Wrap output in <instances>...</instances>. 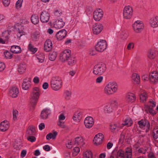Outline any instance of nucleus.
Masks as SVG:
<instances>
[{
    "label": "nucleus",
    "mask_w": 158,
    "mask_h": 158,
    "mask_svg": "<svg viewBox=\"0 0 158 158\" xmlns=\"http://www.w3.org/2000/svg\"><path fill=\"white\" fill-rule=\"evenodd\" d=\"M147 151V149L146 148H141L139 149L138 152L139 153L145 154Z\"/></svg>",
    "instance_id": "5fc2aeb1"
},
{
    "label": "nucleus",
    "mask_w": 158,
    "mask_h": 158,
    "mask_svg": "<svg viewBox=\"0 0 158 158\" xmlns=\"http://www.w3.org/2000/svg\"><path fill=\"white\" fill-rule=\"evenodd\" d=\"M50 113V110L47 109L43 110L41 112L40 117L41 118L45 119L48 118V116Z\"/></svg>",
    "instance_id": "5701e85b"
},
{
    "label": "nucleus",
    "mask_w": 158,
    "mask_h": 158,
    "mask_svg": "<svg viewBox=\"0 0 158 158\" xmlns=\"http://www.w3.org/2000/svg\"><path fill=\"white\" fill-rule=\"evenodd\" d=\"M35 127L33 126H29V129L27 131V134L29 136L35 135Z\"/></svg>",
    "instance_id": "c85d7f7f"
},
{
    "label": "nucleus",
    "mask_w": 158,
    "mask_h": 158,
    "mask_svg": "<svg viewBox=\"0 0 158 158\" xmlns=\"http://www.w3.org/2000/svg\"><path fill=\"white\" fill-rule=\"evenodd\" d=\"M104 138V136L101 133H99L96 135L94 137L93 142L94 144L98 145L101 144Z\"/></svg>",
    "instance_id": "ddd939ff"
},
{
    "label": "nucleus",
    "mask_w": 158,
    "mask_h": 158,
    "mask_svg": "<svg viewBox=\"0 0 158 158\" xmlns=\"http://www.w3.org/2000/svg\"><path fill=\"white\" fill-rule=\"evenodd\" d=\"M5 68V64L2 62H0V72L3 70Z\"/></svg>",
    "instance_id": "052dcab7"
},
{
    "label": "nucleus",
    "mask_w": 158,
    "mask_h": 158,
    "mask_svg": "<svg viewBox=\"0 0 158 158\" xmlns=\"http://www.w3.org/2000/svg\"><path fill=\"white\" fill-rule=\"evenodd\" d=\"M65 94L66 99H69L71 96V93L69 91H66L65 92Z\"/></svg>",
    "instance_id": "8fccbe9b"
},
{
    "label": "nucleus",
    "mask_w": 158,
    "mask_h": 158,
    "mask_svg": "<svg viewBox=\"0 0 158 158\" xmlns=\"http://www.w3.org/2000/svg\"><path fill=\"white\" fill-rule=\"evenodd\" d=\"M103 28L102 25L99 23H95L93 26V31L94 34L98 35L99 34Z\"/></svg>",
    "instance_id": "f8f14e48"
},
{
    "label": "nucleus",
    "mask_w": 158,
    "mask_h": 158,
    "mask_svg": "<svg viewBox=\"0 0 158 158\" xmlns=\"http://www.w3.org/2000/svg\"><path fill=\"white\" fill-rule=\"evenodd\" d=\"M126 132L125 131H123L120 135V138L119 140L120 141H123L125 139V137L126 134Z\"/></svg>",
    "instance_id": "864d4df0"
},
{
    "label": "nucleus",
    "mask_w": 158,
    "mask_h": 158,
    "mask_svg": "<svg viewBox=\"0 0 158 158\" xmlns=\"http://www.w3.org/2000/svg\"><path fill=\"white\" fill-rule=\"evenodd\" d=\"M132 27L134 32L137 33L141 32L144 28L143 23L140 20L135 21L133 24Z\"/></svg>",
    "instance_id": "423d86ee"
},
{
    "label": "nucleus",
    "mask_w": 158,
    "mask_h": 158,
    "mask_svg": "<svg viewBox=\"0 0 158 158\" xmlns=\"http://www.w3.org/2000/svg\"><path fill=\"white\" fill-rule=\"evenodd\" d=\"M134 47V44L133 43H130L127 45V48L129 50L131 49V48H133Z\"/></svg>",
    "instance_id": "69168bd1"
},
{
    "label": "nucleus",
    "mask_w": 158,
    "mask_h": 158,
    "mask_svg": "<svg viewBox=\"0 0 158 158\" xmlns=\"http://www.w3.org/2000/svg\"><path fill=\"white\" fill-rule=\"evenodd\" d=\"M57 56V53L56 52H53L50 53L49 55V59L52 61H53L55 60Z\"/></svg>",
    "instance_id": "58836bf2"
},
{
    "label": "nucleus",
    "mask_w": 158,
    "mask_h": 158,
    "mask_svg": "<svg viewBox=\"0 0 158 158\" xmlns=\"http://www.w3.org/2000/svg\"><path fill=\"white\" fill-rule=\"evenodd\" d=\"M83 140L81 137H77L75 139L74 144L77 145H80L82 144Z\"/></svg>",
    "instance_id": "79ce46f5"
},
{
    "label": "nucleus",
    "mask_w": 158,
    "mask_h": 158,
    "mask_svg": "<svg viewBox=\"0 0 158 158\" xmlns=\"http://www.w3.org/2000/svg\"><path fill=\"white\" fill-rule=\"evenodd\" d=\"M89 54L90 56L95 55L97 54L96 51L93 49H90L89 51Z\"/></svg>",
    "instance_id": "6e6d98bb"
},
{
    "label": "nucleus",
    "mask_w": 158,
    "mask_h": 158,
    "mask_svg": "<svg viewBox=\"0 0 158 158\" xmlns=\"http://www.w3.org/2000/svg\"><path fill=\"white\" fill-rule=\"evenodd\" d=\"M18 33L17 34V36L18 38H20V37L24 35V31L21 30H20L19 29Z\"/></svg>",
    "instance_id": "bf43d9fd"
},
{
    "label": "nucleus",
    "mask_w": 158,
    "mask_h": 158,
    "mask_svg": "<svg viewBox=\"0 0 158 158\" xmlns=\"http://www.w3.org/2000/svg\"><path fill=\"white\" fill-rule=\"evenodd\" d=\"M68 64L71 66H72L75 64L77 62V60L76 58L73 56H71L67 60Z\"/></svg>",
    "instance_id": "f704fd0d"
},
{
    "label": "nucleus",
    "mask_w": 158,
    "mask_h": 158,
    "mask_svg": "<svg viewBox=\"0 0 158 158\" xmlns=\"http://www.w3.org/2000/svg\"><path fill=\"white\" fill-rule=\"evenodd\" d=\"M57 125L60 127L63 128H65L66 127V125L64 124V123L60 121H59L58 122Z\"/></svg>",
    "instance_id": "3c124183"
},
{
    "label": "nucleus",
    "mask_w": 158,
    "mask_h": 158,
    "mask_svg": "<svg viewBox=\"0 0 158 158\" xmlns=\"http://www.w3.org/2000/svg\"><path fill=\"white\" fill-rule=\"evenodd\" d=\"M45 125L44 123H41L39 125V127L40 130H42L45 128Z\"/></svg>",
    "instance_id": "338daca9"
},
{
    "label": "nucleus",
    "mask_w": 158,
    "mask_h": 158,
    "mask_svg": "<svg viewBox=\"0 0 158 158\" xmlns=\"http://www.w3.org/2000/svg\"><path fill=\"white\" fill-rule=\"evenodd\" d=\"M9 35V34L8 31H5L4 32L2 33L3 36L6 38V40H7L9 39L8 35Z\"/></svg>",
    "instance_id": "13d9d810"
},
{
    "label": "nucleus",
    "mask_w": 158,
    "mask_h": 158,
    "mask_svg": "<svg viewBox=\"0 0 158 158\" xmlns=\"http://www.w3.org/2000/svg\"><path fill=\"white\" fill-rule=\"evenodd\" d=\"M14 147L17 150L20 149L22 147V143H20L19 145L17 143H16L14 146Z\"/></svg>",
    "instance_id": "0e129e2a"
},
{
    "label": "nucleus",
    "mask_w": 158,
    "mask_h": 158,
    "mask_svg": "<svg viewBox=\"0 0 158 158\" xmlns=\"http://www.w3.org/2000/svg\"><path fill=\"white\" fill-rule=\"evenodd\" d=\"M84 124L86 128H90L93 126L94 124L93 118L91 117H86L84 121Z\"/></svg>",
    "instance_id": "2eb2a0df"
},
{
    "label": "nucleus",
    "mask_w": 158,
    "mask_h": 158,
    "mask_svg": "<svg viewBox=\"0 0 158 158\" xmlns=\"http://www.w3.org/2000/svg\"><path fill=\"white\" fill-rule=\"evenodd\" d=\"M57 134L58 133L57 131H53V133H50L46 135V139L48 140H50L51 139H56Z\"/></svg>",
    "instance_id": "c756f323"
},
{
    "label": "nucleus",
    "mask_w": 158,
    "mask_h": 158,
    "mask_svg": "<svg viewBox=\"0 0 158 158\" xmlns=\"http://www.w3.org/2000/svg\"><path fill=\"white\" fill-rule=\"evenodd\" d=\"M67 32L65 29H62L57 33L56 34V37L57 39L60 40L64 39L66 36Z\"/></svg>",
    "instance_id": "dca6fc26"
},
{
    "label": "nucleus",
    "mask_w": 158,
    "mask_h": 158,
    "mask_svg": "<svg viewBox=\"0 0 158 158\" xmlns=\"http://www.w3.org/2000/svg\"><path fill=\"white\" fill-rule=\"evenodd\" d=\"M44 55L43 53L40 54L37 57V59L40 63H43L44 61Z\"/></svg>",
    "instance_id": "c03bdc74"
},
{
    "label": "nucleus",
    "mask_w": 158,
    "mask_h": 158,
    "mask_svg": "<svg viewBox=\"0 0 158 158\" xmlns=\"http://www.w3.org/2000/svg\"><path fill=\"white\" fill-rule=\"evenodd\" d=\"M43 149L46 151H49L50 150V147L48 145H46L43 147Z\"/></svg>",
    "instance_id": "774afa93"
},
{
    "label": "nucleus",
    "mask_w": 158,
    "mask_h": 158,
    "mask_svg": "<svg viewBox=\"0 0 158 158\" xmlns=\"http://www.w3.org/2000/svg\"><path fill=\"white\" fill-rule=\"evenodd\" d=\"M103 79V77L102 76H99L96 79V82L97 83H101Z\"/></svg>",
    "instance_id": "e2e57ef3"
},
{
    "label": "nucleus",
    "mask_w": 158,
    "mask_h": 158,
    "mask_svg": "<svg viewBox=\"0 0 158 158\" xmlns=\"http://www.w3.org/2000/svg\"><path fill=\"white\" fill-rule=\"evenodd\" d=\"M132 8L130 6H126L124 9L123 16L124 18L127 19H130L133 15Z\"/></svg>",
    "instance_id": "6e6552de"
},
{
    "label": "nucleus",
    "mask_w": 158,
    "mask_h": 158,
    "mask_svg": "<svg viewBox=\"0 0 158 158\" xmlns=\"http://www.w3.org/2000/svg\"><path fill=\"white\" fill-rule=\"evenodd\" d=\"M18 114V112L17 110H14L13 112V119L14 120H15L17 119V116Z\"/></svg>",
    "instance_id": "09e8293b"
},
{
    "label": "nucleus",
    "mask_w": 158,
    "mask_h": 158,
    "mask_svg": "<svg viewBox=\"0 0 158 158\" xmlns=\"http://www.w3.org/2000/svg\"><path fill=\"white\" fill-rule=\"evenodd\" d=\"M151 26L153 28L158 27V16H155L152 17L150 20L149 22Z\"/></svg>",
    "instance_id": "a211bd4d"
},
{
    "label": "nucleus",
    "mask_w": 158,
    "mask_h": 158,
    "mask_svg": "<svg viewBox=\"0 0 158 158\" xmlns=\"http://www.w3.org/2000/svg\"><path fill=\"white\" fill-rule=\"evenodd\" d=\"M83 158H92L91 152L89 151H86L83 154Z\"/></svg>",
    "instance_id": "ea45409f"
},
{
    "label": "nucleus",
    "mask_w": 158,
    "mask_h": 158,
    "mask_svg": "<svg viewBox=\"0 0 158 158\" xmlns=\"http://www.w3.org/2000/svg\"><path fill=\"white\" fill-rule=\"evenodd\" d=\"M80 151V148L79 147H75L73 149V155L74 156L76 155Z\"/></svg>",
    "instance_id": "49530a36"
},
{
    "label": "nucleus",
    "mask_w": 158,
    "mask_h": 158,
    "mask_svg": "<svg viewBox=\"0 0 158 158\" xmlns=\"http://www.w3.org/2000/svg\"><path fill=\"white\" fill-rule=\"evenodd\" d=\"M107 47V43L106 41L104 40H101L95 45L96 51L100 52L104 51Z\"/></svg>",
    "instance_id": "0eeeda50"
},
{
    "label": "nucleus",
    "mask_w": 158,
    "mask_h": 158,
    "mask_svg": "<svg viewBox=\"0 0 158 158\" xmlns=\"http://www.w3.org/2000/svg\"><path fill=\"white\" fill-rule=\"evenodd\" d=\"M138 124L139 127L141 128H143L144 127L146 128L145 131L147 132L150 130V124L149 122L146 119H142L138 121Z\"/></svg>",
    "instance_id": "9d476101"
},
{
    "label": "nucleus",
    "mask_w": 158,
    "mask_h": 158,
    "mask_svg": "<svg viewBox=\"0 0 158 158\" xmlns=\"http://www.w3.org/2000/svg\"><path fill=\"white\" fill-rule=\"evenodd\" d=\"M19 93L18 89L16 87H12L9 90L10 96L13 98L17 97Z\"/></svg>",
    "instance_id": "6ab92c4d"
},
{
    "label": "nucleus",
    "mask_w": 158,
    "mask_h": 158,
    "mask_svg": "<svg viewBox=\"0 0 158 158\" xmlns=\"http://www.w3.org/2000/svg\"><path fill=\"white\" fill-rule=\"evenodd\" d=\"M23 0H18L16 2L15 6L16 8H20L22 6Z\"/></svg>",
    "instance_id": "a18cd8bd"
},
{
    "label": "nucleus",
    "mask_w": 158,
    "mask_h": 158,
    "mask_svg": "<svg viewBox=\"0 0 158 158\" xmlns=\"http://www.w3.org/2000/svg\"><path fill=\"white\" fill-rule=\"evenodd\" d=\"M9 127V123L7 121H4L1 123L0 125V130L2 131H5Z\"/></svg>",
    "instance_id": "412c9836"
},
{
    "label": "nucleus",
    "mask_w": 158,
    "mask_h": 158,
    "mask_svg": "<svg viewBox=\"0 0 158 158\" xmlns=\"http://www.w3.org/2000/svg\"><path fill=\"white\" fill-rule=\"evenodd\" d=\"M28 48L29 51L32 52L33 53H35L37 50V49L35 48H34L32 45L30 43L28 45Z\"/></svg>",
    "instance_id": "37998d69"
},
{
    "label": "nucleus",
    "mask_w": 158,
    "mask_h": 158,
    "mask_svg": "<svg viewBox=\"0 0 158 158\" xmlns=\"http://www.w3.org/2000/svg\"><path fill=\"white\" fill-rule=\"evenodd\" d=\"M26 64L24 63L23 62L20 64L18 68L19 72L20 74L23 73L26 70Z\"/></svg>",
    "instance_id": "a878e982"
},
{
    "label": "nucleus",
    "mask_w": 158,
    "mask_h": 158,
    "mask_svg": "<svg viewBox=\"0 0 158 158\" xmlns=\"http://www.w3.org/2000/svg\"><path fill=\"white\" fill-rule=\"evenodd\" d=\"M103 16V11L101 9H97L93 12V17L96 21H98L100 20Z\"/></svg>",
    "instance_id": "9b49d317"
},
{
    "label": "nucleus",
    "mask_w": 158,
    "mask_h": 158,
    "mask_svg": "<svg viewBox=\"0 0 158 158\" xmlns=\"http://www.w3.org/2000/svg\"><path fill=\"white\" fill-rule=\"evenodd\" d=\"M31 22L34 24L38 23L39 20L38 16L36 14H33L32 15L31 17Z\"/></svg>",
    "instance_id": "72a5a7b5"
},
{
    "label": "nucleus",
    "mask_w": 158,
    "mask_h": 158,
    "mask_svg": "<svg viewBox=\"0 0 158 158\" xmlns=\"http://www.w3.org/2000/svg\"><path fill=\"white\" fill-rule=\"evenodd\" d=\"M27 140L31 142H35L36 140V138L34 136H29L27 139Z\"/></svg>",
    "instance_id": "603ef678"
},
{
    "label": "nucleus",
    "mask_w": 158,
    "mask_h": 158,
    "mask_svg": "<svg viewBox=\"0 0 158 158\" xmlns=\"http://www.w3.org/2000/svg\"><path fill=\"white\" fill-rule=\"evenodd\" d=\"M10 51L11 52L15 53H19L21 52V48L18 46L13 45L11 47Z\"/></svg>",
    "instance_id": "cd10ccee"
},
{
    "label": "nucleus",
    "mask_w": 158,
    "mask_h": 158,
    "mask_svg": "<svg viewBox=\"0 0 158 158\" xmlns=\"http://www.w3.org/2000/svg\"><path fill=\"white\" fill-rule=\"evenodd\" d=\"M71 56V51L66 49L64 51L60 54V59L62 62L67 60Z\"/></svg>",
    "instance_id": "1a4fd4ad"
},
{
    "label": "nucleus",
    "mask_w": 158,
    "mask_h": 158,
    "mask_svg": "<svg viewBox=\"0 0 158 158\" xmlns=\"http://www.w3.org/2000/svg\"><path fill=\"white\" fill-rule=\"evenodd\" d=\"M132 149L129 148L126 149L124 152L121 149L117 152L116 158H132Z\"/></svg>",
    "instance_id": "20e7f679"
},
{
    "label": "nucleus",
    "mask_w": 158,
    "mask_h": 158,
    "mask_svg": "<svg viewBox=\"0 0 158 158\" xmlns=\"http://www.w3.org/2000/svg\"><path fill=\"white\" fill-rule=\"evenodd\" d=\"M118 89V86L115 82L109 83L104 89V93L107 95H111L116 93Z\"/></svg>",
    "instance_id": "f257e3e1"
},
{
    "label": "nucleus",
    "mask_w": 158,
    "mask_h": 158,
    "mask_svg": "<svg viewBox=\"0 0 158 158\" xmlns=\"http://www.w3.org/2000/svg\"><path fill=\"white\" fill-rule=\"evenodd\" d=\"M106 69V64L104 63H100L94 66L93 72L96 75H101L105 72Z\"/></svg>",
    "instance_id": "7ed1b4c3"
},
{
    "label": "nucleus",
    "mask_w": 158,
    "mask_h": 158,
    "mask_svg": "<svg viewBox=\"0 0 158 158\" xmlns=\"http://www.w3.org/2000/svg\"><path fill=\"white\" fill-rule=\"evenodd\" d=\"M135 96L133 94L129 93L127 95L126 99L128 102L132 103L135 101Z\"/></svg>",
    "instance_id": "b1692460"
},
{
    "label": "nucleus",
    "mask_w": 158,
    "mask_h": 158,
    "mask_svg": "<svg viewBox=\"0 0 158 158\" xmlns=\"http://www.w3.org/2000/svg\"><path fill=\"white\" fill-rule=\"evenodd\" d=\"M2 2L5 6H8L10 3V0H2Z\"/></svg>",
    "instance_id": "4d7b16f0"
},
{
    "label": "nucleus",
    "mask_w": 158,
    "mask_h": 158,
    "mask_svg": "<svg viewBox=\"0 0 158 158\" xmlns=\"http://www.w3.org/2000/svg\"><path fill=\"white\" fill-rule=\"evenodd\" d=\"M40 20L43 23H47L48 22L50 15L49 13L45 11H44L40 15Z\"/></svg>",
    "instance_id": "4468645a"
},
{
    "label": "nucleus",
    "mask_w": 158,
    "mask_h": 158,
    "mask_svg": "<svg viewBox=\"0 0 158 158\" xmlns=\"http://www.w3.org/2000/svg\"><path fill=\"white\" fill-rule=\"evenodd\" d=\"M82 118L81 113L80 112H76L73 117V119L76 122H79Z\"/></svg>",
    "instance_id": "7c9ffc66"
},
{
    "label": "nucleus",
    "mask_w": 158,
    "mask_h": 158,
    "mask_svg": "<svg viewBox=\"0 0 158 158\" xmlns=\"http://www.w3.org/2000/svg\"><path fill=\"white\" fill-rule=\"evenodd\" d=\"M132 80L134 82V83L139 84L140 82L139 76L136 73L133 74L132 76Z\"/></svg>",
    "instance_id": "c9c22d12"
},
{
    "label": "nucleus",
    "mask_w": 158,
    "mask_h": 158,
    "mask_svg": "<svg viewBox=\"0 0 158 158\" xmlns=\"http://www.w3.org/2000/svg\"><path fill=\"white\" fill-rule=\"evenodd\" d=\"M64 23L63 22L62 19L60 20H56L54 23V27L57 29L62 28L64 25Z\"/></svg>",
    "instance_id": "4be33fe9"
},
{
    "label": "nucleus",
    "mask_w": 158,
    "mask_h": 158,
    "mask_svg": "<svg viewBox=\"0 0 158 158\" xmlns=\"http://www.w3.org/2000/svg\"><path fill=\"white\" fill-rule=\"evenodd\" d=\"M40 91L39 88L35 87L33 89V92L31 95V102L33 105H35L37 102L40 95Z\"/></svg>",
    "instance_id": "39448f33"
},
{
    "label": "nucleus",
    "mask_w": 158,
    "mask_h": 158,
    "mask_svg": "<svg viewBox=\"0 0 158 158\" xmlns=\"http://www.w3.org/2000/svg\"><path fill=\"white\" fill-rule=\"evenodd\" d=\"M132 124V121L131 118H129L126 119L124 123L122 124L124 126L127 125V126L129 127Z\"/></svg>",
    "instance_id": "a19ab883"
},
{
    "label": "nucleus",
    "mask_w": 158,
    "mask_h": 158,
    "mask_svg": "<svg viewBox=\"0 0 158 158\" xmlns=\"http://www.w3.org/2000/svg\"><path fill=\"white\" fill-rule=\"evenodd\" d=\"M5 56L6 58L11 59L12 57V54L8 51H6L4 53Z\"/></svg>",
    "instance_id": "de8ad7c7"
},
{
    "label": "nucleus",
    "mask_w": 158,
    "mask_h": 158,
    "mask_svg": "<svg viewBox=\"0 0 158 158\" xmlns=\"http://www.w3.org/2000/svg\"><path fill=\"white\" fill-rule=\"evenodd\" d=\"M110 130L113 133L118 132L119 129V127L116 124H113L110 125Z\"/></svg>",
    "instance_id": "473e14b6"
},
{
    "label": "nucleus",
    "mask_w": 158,
    "mask_h": 158,
    "mask_svg": "<svg viewBox=\"0 0 158 158\" xmlns=\"http://www.w3.org/2000/svg\"><path fill=\"white\" fill-rule=\"evenodd\" d=\"M54 15L55 16H56L57 17L60 16L62 13L61 12V11L58 10H55L54 11Z\"/></svg>",
    "instance_id": "680f3d73"
},
{
    "label": "nucleus",
    "mask_w": 158,
    "mask_h": 158,
    "mask_svg": "<svg viewBox=\"0 0 158 158\" xmlns=\"http://www.w3.org/2000/svg\"><path fill=\"white\" fill-rule=\"evenodd\" d=\"M152 135L155 141L158 142V128L154 129L153 130Z\"/></svg>",
    "instance_id": "4c0bfd02"
},
{
    "label": "nucleus",
    "mask_w": 158,
    "mask_h": 158,
    "mask_svg": "<svg viewBox=\"0 0 158 158\" xmlns=\"http://www.w3.org/2000/svg\"><path fill=\"white\" fill-rule=\"evenodd\" d=\"M62 81L61 77L59 76L53 77L51 81V85L53 89L58 90L61 87Z\"/></svg>",
    "instance_id": "f03ea898"
},
{
    "label": "nucleus",
    "mask_w": 158,
    "mask_h": 158,
    "mask_svg": "<svg viewBox=\"0 0 158 158\" xmlns=\"http://www.w3.org/2000/svg\"><path fill=\"white\" fill-rule=\"evenodd\" d=\"M149 79L152 83H156L158 82V74L153 73L152 74H150Z\"/></svg>",
    "instance_id": "393cba45"
},
{
    "label": "nucleus",
    "mask_w": 158,
    "mask_h": 158,
    "mask_svg": "<svg viewBox=\"0 0 158 158\" xmlns=\"http://www.w3.org/2000/svg\"><path fill=\"white\" fill-rule=\"evenodd\" d=\"M30 80H27V79H24L22 85L23 89L24 90L27 89L30 85Z\"/></svg>",
    "instance_id": "bb28decb"
},
{
    "label": "nucleus",
    "mask_w": 158,
    "mask_h": 158,
    "mask_svg": "<svg viewBox=\"0 0 158 158\" xmlns=\"http://www.w3.org/2000/svg\"><path fill=\"white\" fill-rule=\"evenodd\" d=\"M117 103L116 100L112 101L111 104H108L105 106L104 109V112L105 113H108L112 112L113 110V104Z\"/></svg>",
    "instance_id": "f3484780"
},
{
    "label": "nucleus",
    "mask_w": 158,
    "mask_h": 158,
    "mask_svg": "<svg viewBox=\"0 0 158 158\" xmlns=\"http://www.w3.org/2000/svg\"><path fill=\"white\" fill-rule=\"evenodd\" d=\"M52 48V44L50 40H46L44 46V49L46 52H49L51 50Z\"/></svg>",
    "instance_id": "aec40b11"
},
{
    "label": "nucleus",
    "mask_w": 158,
    "mask_h": 158,
    "mask_svg": "<svg viewBox=\"0 0 158 158\" xmlns=\"http://www.w3.org/2000/svg\"><path fill=\"white\" fill-rule=\"evenodd\" d=\"M148 56L150 59H154L156 56L155 51L152 49L150 50L148 52Z\"/></svg>",
    "instance_id": "e433bc0d"
},
{
    "label": "nucleus",
    "mask_w": 158,
    "mask_h": 158,
    "mask_svg": "<svg viewBox=\"0 0 158 158\" xmlns=\"http://www.w3.org/2000/svg\"><path fill=\"white\" fill-rule=\"evenodd\" d=\"M148 95L147 93L145 91H143L140 95V99L141 102H144L148 98Z\"/></svg>",
    "instance_id": "2f4dec72"
}]
</instances>
